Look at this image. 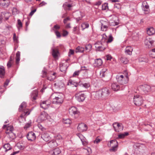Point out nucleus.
Wrapping results in <instances>:
<instances>
[{
	"mask_svg": "<svg viewBox=\"0 0 155 155\" xmlns=\"http://www.w3.org/2000/svg\"><path fill=\"white\" fill-rule=\"evenodd\" d=\"M67 84L68 85H74L75 87H77L79 86L78 83V84L77 82H74L71 79L69 80Z\"/></svg>",
	"mask_w": 155,
	"mask_h": 155,
	"instance_id": "obj_23",
	"label": "nucleus"
},
{
	"mask_svg": "<svg viewBox=\"0 0 155 155\" xmlns=\"http://www.w3.org/2000/svg\"><path fill=\"white\" fill-rule=\"evenodd\" d=\"M108 26L106 25H104L103 24H101V30L102 31H106Z\"/></svg>",
	"mask_w": 155,
	"mask_h": 155,
	"instance_id": "obj_50",
	"label": "nucleus"
},
{
	"mask_svg": "<svg viewBox=\"0 0 155 155\" xmlns=\"http://www.w3.org/2000/svg\"><path fill=\"white\" fill-rule=\"evenodd\" d=\"M72 6V5L66 2L63 4V7L65 10H69L70 8Z\"/></svg>",
	"mask_w": 155,
	"mask_h": 155,
	"instance_id": "obj_27",
	"label": "nucleus"
},
{
	"mask_svg": "<svg viewBox=\"0 0 155 155\" xmlns=\"http://www.w3.org/2000/svg\"><path fill=\"white\" fill-rule=\"evenodd\" d=\"M69 114L71 115L74 116L75 118H78L79 115L80 113L77 110V108L74 107H71L69 110Z\"/></svg>",
	"mask_w": 155,
	"mask_h": 155,
	"instance_id": "obj_5",
	"label": "nucleus"
},
{
	"mask_svg": "<svg viewBox=\"0 0 155 155\" xmlns=\"http://www.w3.org/2000/svg\"><path fill=\"white\" fill-rule=\"evenodd\" d=\"M108 9V4L105 3L102 5V10H105Z\"/></svg>",
	"mask_w": 155,
	"mask_h": 155,
	"instance_id": "obj_47",
	"label": "nucleus"
},
{
	"mask_svg": "<svg viewBox=\"0 0 155 155\" xmlns=\"http://www.w3.org/2000/svg\"><path fill=\"white\" fill-rule=\"evenodd\" d=\"M28 139L29 140L33 141L36 139V135L33 132H29L27 135Z\"/></svg>",
	"mask_w": 155,
	"mask_h": 155,
	"instance_id": "obj_12",
	"label": "nucleus"
},
{
	"mask_svg": "<svg viewBox=\"0 0 155 155\" xmlns=\"http://www.w3.org/2000/svg\"><path fill=\"white\" fill-rule=\"evenodd\" d=\"M108 37L105 34L102 35V38L101 40V42H106L107 40Z\"/></svg>",
	"mask_w": 155,
	"mask_h": 155,
	"instance_id": "obj_45",
	"label": "nucleus"
},
{
	"mask_svg": "<svg viewBox=\"0 0 155 155\" xmlns=\"http://www.w3.org/2000/svg\"><path fill=\"white\" fill-rule=\"evenodd\" d=\"M51 101L49 99L41 101L40 102L41 107L44 109H47L51 104Z\"/></svg>",
	"mask_w": 155,
	"mask_h": 155,
	"instance_id": "obj_7",
	"label": "nucleus"
},
{
	"mask_svg": "<svg viewBox=\"0 0 155 155\" xmlns=\"http://www.w3.org/2000/svg\"><path fill=\"white\" fill-rule=\"evenodd\" d=\"M114 7L118 9H119L120 8L121 6L120 4L119 3L115 4L114 5Z\"/></svg>",
	"mask_w": 155,
	"mask_h": 155,
	"instance_id": "obj_59",
	"label": "nucleus"
},
{
	"mask_svg": "<svg viewBox=\"0 0 155 155\" xmlns=\"http://www.w3.org/2000/svg\"><path fill=\"white\" fill-rule=\"evenodd\" d=\"M154 41L151 38H146L144 41V43L147 47L150 48L153 46Z\"/></svg>",
	"mask_w": 155,
	"mask_h": 155,
	"instance_id": "obj_10",
	"label": "nucleus"
},
{
	"mask_svg": "<svg viewBox=\"0 0 155 155\" xmlns=\"http://www.w3.org/2000/svg\"><path fill=\"white\" fill-rule=\"evenodd\" d=\"M97 46V49L96 50L97 51H102L104 50L106 48L104 46V45L101 42L100 45L99 46Z\"/></svg>",
	"mask_w": 155,
	"mask_h": 155,
	"instance_id": "obj_33",
	"label": "nucleus"
},
{
	"mask_svg": "<svg viewBox=\"0 0 155 155\" xmlns=\"http://www.w3.org/2000/svg\"><path fill=\"white\" fill-rule=\"evenodd\" d=\"M5 74V70L4 68L0 66V76L2 78L3 77Z\"/></svg>",
	"mask_w": 155,
	"mask_h": 155,
	"instance_id": "obj_34",
	"label": "nucleus"
},
{
	"mask_svg": "<svg viewBox=\"0 0 155 155\" xmlns=\"http://www.w3.org/2000/svg\"><path fill=\"white\" fill-rule=\"evenodd\" d=\"M63 122L64 124H67L68 126H69L71 123V121L69 119H63Z\"/></svg>",
	"mask_w": 155,
	"mask_h": 155,
	"instance_id": "obj_38",
	"label": "nucleus"
},
{
	"mask_svg": "<svg viewBox=\"0 0 155 155\" xmlns=\"http://www.w3.org/2000/svg\"><path fill=\"white\" fill-rule=\"evenodd\" d=\"M81 27L82 30H84V29L87 28L89 26V25L88 23H83L81 25Z\"/></svg>",
	"mask_w": 155,
	"mask_h": 155,
	"instance_id": "obj_44",
	"label": "nucleus"
},
{
	"mask_svg": "<svg viewBox=\"0 0 155 155\" xmlns=\"http://www.w3.org/2000/svg\"><path fill=\"white\" fill-rule=\"evenodd\" d=\"M91 48V45L90 44H88L85 45V49L87 52H88L90 51Z\"/></svg>",
	"mask_w": 155,
	"mask_h": 155,
	"instance_id": "obj_41",
	"label": "nucleus"
},
{
	"mask_svg": "<svg viewBox=\"0 0 155 155\" xmlns=\"http://www.w3.org/2000/svg\"><path fill=\"white\" fill-rule=\"evenodd\" d=\"M120 61L122 63L124 64H127L128 62V59L124 56H122L120 58Z\"/></svg>",
	"mask_w": 155,
	"mask_h": 155,
	"instance_id": "obj_32",
	"label": "nucleus"
},
{
	"mask_svg": "<svg viewBox=\"0 0 155 155\" xmlns=\"http://www.w3.org/2000/svg\"><path fill=\"white\" fill-rule=\"evenodd\" d=\"M102 140V139L98 138V137H97L95 140L94 141V143H98Z\"/></svg>",
	"mask_w": 155,
	"mask_h": 155,
	"instance_id": "obj_52",
	"label": "nucleus"
},
{
	"mask_svg": "<svg viewBox=\"0 0 155 155\" xmlns=\"http://www.w3.org/2000/svg\"><path fill=\"white\" fill-rule=\"evenodd\" d=\"M112 58L111 56L109 54H108L106 55V59L107 60H110Z\"/></svg>",
	"mask_w": 155,
	"mask_h": 155,
	"instance_id": "obj_63",
	"label": "nucleus"
},
{
	"mask_svg": "<svg viewBox=\"0 0 155 155\" xmlns=\"http://www.w3.org/2000/svg\"><path fill=\"white\" fill-rule=\"evenodd\" d=\"M42 77L44 78L47 77V72L45 70H44L42 71Z\"/></svg>",
	"mask_w": 155,
	"mask_h": 155,
	"instance_id": "obj_54",
	"label": "nucleus"
},
{
	"mask_svg": "<svg viewBox=\"0 0 155 155\" xmlns=\"http://www.w3.org/2000/svg\"><path fill=\"white\" fill-rule=\"evenodd\" d=\"M105 69H103L102 71H101L100 72L101 75L103 77H104L105 76Z\"/></svg>",
	"mask_w": 155,
	"mask_h": 155,
	"instance_id": "obj_60",
	"label": "nucleus"
},
{
	"mask_svg": "<svg viewBox=\"0 0 155 155\" xmlns=\"http://www.w3.org/2000/svg\"><path fill=\"white\" fill-rule=\"evenodd\" d=\"M110 144L111 147L118 146V143L116 140H113L110 141Z\"/></svg>",
	"mask_w": 155,
	"mask_h": 155,
	"instance_id": "obj_29",
	"label": "nucleus"
},
{
	"mask_svg": "<svg viewBox=\"0 0 155 155\" xmlns=\"http://www.w3.org/2000/svg\"><path fill=\"white\" fill-rule=\"evenodd\" d=\"M39 118L41 121H43L47 119L45 113L44 112H41Z\"/></svg>",
	"mask_w": 155,
	"mask_h": 155,
	"instance_id": "obj_24",
	"label": "nucleus"
},
{
	"mask_svg": "<svg viewBox=\"0 0 155 155\" xmlns=\"http://www.w3.org/2000/svg\"><path fill=\"white\" fill-rule=\"evenodd\" d=\"M91 149L90 148H88L84 149V151L85 152H87L88 153L87 155H88L91 153Z\"/></svg>",
	"mask_w": 155,
	"mask_h": 155,
	"instance_id": "obj_55",
	"label": "nucleus"
},
{
	"mask_svg": "<svg viewBox=\"0 0 155 155\" xmlns=\"http://www.w3.org/2000/svg\"><path fill=\"white\" fill-rule=\"evenodd\" d=\"M110 94V90L105 87L94 93V97L96 99L104 100L107 99Z\"/></svg>",
	"mask_w": 155,
	"mask_h": 155,
	"instance_id": "obj_1",
	"label": "nucleus"
},
{
	"mask_svg": "<svg viewBox=\"0 0 155 155\" xmlns=\"http://www.w3.org/2000/svg\"><path fill=\"white\" fill-rule=\"evenodd\" d=\"M9 3V0H0V5L4 8H7Z\"/></svg>",
	"mask_w": 155,
	"mask_h": 155,
	"instance_id": "obj_13",
	"label": "nucleus"
},
{
	"mask_svg": "<svg viewBox=\"0 0 155 155\" xmlns=\"http://www.w3.org/2000/svg\"><path fill=\"white\" fill-rule=\"evenodd\" d=\"M106 41L107 43H109L111 42L113 40V37L112 36L111 34H110L109 36V38Z\"/></svg>",
	"mask_w": 155,
	"mask_h": 155,
	"instance_id": "obj_48",
	"label": "nucleus"
},
{
	"mask_svg": "<svg viewBox=\"0 0 155 155\" xmlns=\"http://www.w3.org/2000/svg\"><path fill=\"white\" fill-rule=\"evenodd\" d=\"M129 134L127 132H125L124 133L120 134L118 135V138L119 139H123L125 137V136H127Z\"/></svg>",
	"mask_w": 155,
	"mask_h": 155,
	"instance_id": "obj_40",
	"label": "nucleus"
},
{
	"mask_svg": "<svg viewBox=\"0 0 155 155\" xmlns=\"http://www.w3.org/2000/svg\"><path fill=\"white\" fill-rule=\"evenodd\" d=\"M117 147L118 146L111 147L109 150L110 152H115L117 150Z\"/></svg>",
	"mask_w": 155,
	"mask_h": 155,
	"instance_id": "obj_49",
	"label": "nucleus"
},
{
	"mask_svg": "<svg viewBox=\"0 0 155 155\" xmlns=\"http://www.w3.org/2000/svg\"><path fill=\"white\" fill-rule=\"evenodd\" d=\"M55 87L57 89H60L64 87V83L61 80H58L54 84Z\"/></svg>",
	"mask_w": 155,
	"mask_h": 155,
	"instance_id": "obj_9",
	"label": "nucleus"
},
{
	"mask_svg": "<svg viewBox=\"0 0 155 155\" xmlns=\"http://www.w3.org/2000/svg\"><path fill=\"white\" fill-rule=\"evenodd\" d=\"M113 125L114 128L115 127H117L118 128H119V127H121V130H122L123 129V127L121 124H120L119 123H116L114 124Z\"/></svg>",
	"mask_w": 155,
	"mask_h": 155,
	"instance_id": "obj_46",
	"label": "nucleus"
},
{
	"mask_svg": "<svg viewBox=\"0 0 155 155\" xmlns=\"http://www.w3.org/2000/svg\"><path fill=\"white\" fill-rule=\"evenodd\" d=\"M38 95V92L37 90H35L32 91L31 94V98L33 101L35 100Z\"/></svg>",
	"mask_w": 155,
	"mask_h": 155,
	"instance_id": "obj_19",
	"label": "nucleus"
},
{
	"mask_svg": "<svg viewBox=\"0 0 155 155\" xmlns=\"http://www.w3.org/2000/svg\"><path fill=\"white\" fill-rule=\"evenodd\" d=\"M74 53V51L72 49H70L68 53V56L70 57L71 55L73 54Z\"/></svg>",
	"mask_w": 155,
	"mask_h": 155,
	"instance_id": "obj_61",
	"label": "nucleus"
},
{
	"mask_svg": "<svg viewBox=\"0 0 155 155\" xmlns=\"http://www.w3.org/2000/svg\"><path fill=\"white\" fill-rule=\"evenodd\" d=\"M52 55L53 57L56 58L58 57V50L57 49L52 48Z\"/></svg>",
	"mask_w": 155,
	"mask_h": 155,
	"instance_id": "obj_22",
	"label": "nucleus"
},
{
	"mask_svg": "<svg viewBox=\"0 0 155 155\" xmlns=\"http://www.w3.org/2000/svg\"><path fill=\"white\" fill-rule=\"evenodd\" d=\"M41 137L46 142L49 141L51 139V137L47 133H44L43 134Z\"/></svg>",
	"mask_w": 155,
	"mask_h": 155,
	"instance_id": "obj_16",
	"label": "nucleus"
},
{
	"mask_svg": "<svg viewBox=\"0 0 155 155\" xmlns=\"http://www.w3.org/2000/svg\"><path fill=\"white\" fill-rule=\"evenodd\" d=\"M49 146L51 148H54L58 146V144L55 140H52L49 141L48 143Z\"/></svg>",
	"mask_w": 155,
	"mask_h": 155,
	"instance_id": "obj_17",
	"label": "nucleus"
},
{
	"mask_svg": "<svg viewBox=\"0 0 155 155\" xmlns=\"http://www.w3.org/2000/svg\"><path fill=\"white\" fill-rule=\"evenodd\" d=\"M111 87L114 91H117L120 89V87L117 83H114L111 84Z\"/></svg>",
	"mask_w": 155,
	"mask_h": 155,
	"instance_id": "obj_20",
	"label": "nucleus"
},
{
	"mask_svg": "<svg viewBox=\"0 0 155 155\" xmlns=\"http://www.w3.org/2000/svg\"><path fill=\"white\" fill-rule=\"evenodd\" d=\"M3 147L5 149V152L10 150L12 149V147L8 143H7L4 144Z\"/></svg>",
	"mask_w": 155,
	"mask_h": 155,
	"instance_id": "obj_30",
	"label": "nucleus"
},
{
	"mask_svg": "<svg viewBox=\"0 0 155 155\" xmlns=\"http://www.w3.org/2000/svg\"><path fill=\"white\" fill-rule=\"evenodd\" d=\"M17 23H18V28L19 31L20 28H22V24L21 21V20L19 19H18L17 20Z\"/></svg>",
	"mask_w": 155,
	"mask_h": 155,
	"instance_id": "obj_42",
	"label": "nucleus"
},
{
	"mask_svg": "<svg viewBox=\"0 0 155 155\" xmlns=\"http://www.w3.org/2000/svg\"><path fill=\"white\" fill-rule=\"evenodd\" d=\"M13 63V58L12 56H10V59L7 64V66L8 68L11 67L12 64Z\"/></svg>",
	"mask_w": 155,
	"mask_h": 155,
	"instance_id": "obj_37",
	"label": "nucleus"
},
{
	"mask_svg": "<svg viewBox=\"0 0 155 155\" xmlns=\"http://www.w3.org/2000/svg\"><path fill=\"white\" fill-rule=\"evenodd\" d=\"M70 20V18L69 17H68L66 18H65L63 22L64 24H65L68 21Z\"/></svg>",
	"mask_w": 155,
	"mask_h": 155,
	"instance_id": "obj_64",
	"label": "nucleus"
},
{
	"mask_svg": "<svg viewBox=\"0 0 155 155\" xmlns=\"http://www.w3.org/2000/svg\"><path fill=\"white\" fill-rule=\"evenodd\" d=\"M132 50L133 49L131 47L128 46L126 47L125 52L126 54L129 55H131Z\"/></svg>",
	"mask_w": 155,
	"mask_h": 155,
	"instance_id": "obj_28",
	"label": "nucleus"
},
{
	"mask_svg": "<svg viewBox=\"0 0 155 155\" xmlns=\"http://www.w3.org/2000/svg\"><path fill=\"white\" fill-rule=\"evenodd\" d=\"M150 55L153 58H155V48L153 49L150 51Z\"/></svg>",
	"mask_w": 155,
	"mask_h": 155,
	"instance_id": "obj_43",
	"label": "nucleus"
},
{
	"mask_svg": "<svg viewBox=\"0 0 155 155\" xmlns=\"http://www.w3.org/2000/svg\"><path fill=\"white\" fill-rule=\"evenodd\" d=\"M56 73L55 72L51 73L48 75L47 79L50 81H53L55 78L56 77Z\"/></svg>",
	"mask_w": 155,
	"mask_h": 155,
	"instance_id": "obj_15",
	"label": "nucleus"
},
{
	"mask_svg": "<svg viewBox=\"0 0 155 155\" xmlns=\"http://www.w3.org/2000/svg\"><path fill=\"white\" fill-rule=\"evenodd\" d=\"M31 122L28 123H27L25 125V126L24 127V128L25 129H27L29 127H30V126H31Z\"/></svg>",
	"mask_w": 155,
	"mask_h": 155,
	"instance_id": "obj_56",
	"label": "nucleus"
},
{
	"mask_svg": "<svg viewBox=\"0 0 155 155\" xmlns=\"http://www.w3.org/2000/svg\"><path fill=\"white\" fill-rule=\"evenodd\" d=\"M142 94H146L150 91L151 87L148 85L144 84L140 86L138 88Z\"/></svg>",
	"mask_w": 155,
	"mask_h": 155,
	"instance_id": "obj_3",
	"label": "nucleus"
},
{
	"mask_svg": "<svg viewBox=\"0 0 155 155\" xmlns=\"http://www.w3.org/2000/svg\"><path fill=\"white\" fill-rule=\"evenodd\" d=\"M63 102L62 98L60 97H55L53 98L52 103L54 104H61Z\"/></svg>",
	"mask_w": 155,
	"mask_h": 155,
	"instance_id": "obj_11",
	"label": "nucleus"
},
{
	"mask_svg": "<svg viewBox=\"0 0 155 155\" xmlns=\"http://www.w3.org/2000/svg\"><path fill=\"white\" fill-rule=\"evenodd\" d=\"M78 85L80 86L84 87L85 88L88 87L90 86V84L88 83H84L82 84L81 81H79L78 83Z\"/></svg>",
	"mask_w": 155,
	"mask_h": 155,
	"instance_id": "obj_35",
	"label": "nucleus"
},
{
	"mask_svg": "<svg viewBox=\"0 0 155 155\" xmlns=\"http://www.w3.org/2000/svg\"><path fill=\"white\" fill-rule=\"evenodd\" d=\"M133 100L135 104L138 106L141 105L143 102L142 97L138 95L134 96Z\"/></svg>",
	"mask_w": 155,
	"mask_h": 155,
	"instance_id": "obj_4",
	"label": "nucleus"
},
{
	"mask_svg": "<svg viewBox=\"0 0 155 155\" xmlns=\"http://www.w3.org/2000/svg\"><path fill=\"white\" fill-rule=\"evenodd\" d=\"M147 33L149 35H151L155 33V30L152 27L148 28L147 30Z\"/></svg>",
	"mask_w": 155,
	"mask_h": 155,
	"instance_id": "obj_18",
	"label": "nucleus"
},
{
	"mask_svg": "<svg viewBox=\"0 0 155 155\" xmlns=\"http://www.w3.org/2000/svg\"><path fill=\"white\" fill-rule=\"evenodd\" d=\"M116 79L119 83L121 84H126L128 81L127 75L125 76L124 77L123 75H117L116 76Z\"/></svg>",
	"mask_w": 155,
	"mask_h": 155,
	"instance_id": "obj_2",
	"label": "nucleus"
},
{
	"mask_svg": "<svg viewBox=\"0 0 155 155\" xmlns=\"http://www.w3.org/2000/svg\"><path fill=\"white\" fill-rule=\"evenodd\" d=\"M68 31L65 30H63L62 36H66L67 35H68Z\"/></svg>",
	"mask_w": 155,
	"mask_h": 155,
	"instance_id": "obj_58",
	"label": "nucleus"
},
{
	"mask_svg": "<svg viewBox=\"0 0 155 155\" xmlns=\"http://www.w3.org/2000/svg\"><path fill=\"white\" fill-rule=\"evenodd\" d=\"M84 91H81V92L77 93L75 94V96L76 100L79 102H82L84 100L85 98V95L84 94L81 93V92Z\"/></svg>",
	"mask_w": 155,
	"mask_h": 155,
	"instance_id": "obj_6",
	"label": "nucleus"
},
{
	"mask_svg": "<svg viewBox=\"0 0 155 155\" xmlns=\"http://www.w3.org/2000/svg\"><path fill=\"white\" fill-rule=\"evenodd\" d=\"M20 52L18 51L16 54V63L18 64L20 61Z\"/></svg>",
	"mask_w": 155,
	"mask_h": 155,
	"instance_id": "obj_36",
	"label": "nucleus"
},
{
	"mask_svg": "<svg viewBox=\"0 0 155 155\" xmlns=\"http://www.w3.org/2000/svg\"><path fill=\"white\" fill-rule=\"evenodd\" d=\"M84 51V48H83L80 46L78 47L75 49V52L82 53Z\"/></svg>",
	"mask_w": 155,
	"mask_h": 155,
	"instance_id": "obj_39",
	"label": "nucleus"
},
{
	"mask_svg": "<svg viewBox=\"0 0 155 155\" xmlns=\"http://www.w3.org/2000/svg\"><path fill=\"white\" fill-rule=\"evenodd\" d=\"M13 130V126L12 125H10L7 127V130L5 133L9 135L10 137L11 136L12 137V135L13 134L12 133Z\"/></svg>",
	"mask_w": 155,
	"mask_h": 155,
	"instance_id": "obj_14",
	"label": "nucleus"
},
{
	"mask_svg": "<svg viewBox=\"0 0 155 155\" xmlns=\"http://www.w3.org/2000/svg\"><path fill=\"white\" fill-rule=\"evenodd\" d=\"M55 34L58 38H60L61 37V35L60 33L58 31H54Z\"/></svg>",
	"mask_w": 155,
	"mask_h": 155,
	"instance_id": "obj_62",
	"label": "nucleus"
},
{
	"mask_svg": "<svg viewBox=\"0 0 155 155\" xmlns=\"http://www.w3.org/2000/svg\"><path fill=\"white\" fill-rule=\"evenodd\" d=\"M60 28V27L59 25H56L54 26V27L52 29L54 31H57L56 30L59 29Z\"/></svg>",
	"mask_w": 155,
	"mask_h": 155,
	"instance_id": "obj_51",
	"label": "nucleus"
},
{
	"mask_svg": "<svg viewBox=\"0 0 155 155\" xmlns=\"http://www.w3.org/2000/svg\"><path fill=\"white\" fill-rule=\"evenodd\" d=\"M67 67L63 65L62 63L60 64V68L61 71L62 72H65L67 70Z\"/></svg>",
	"mask_w": 155,
	"mask_h": 155,
	"instance_id": "obj_31",
	"label": "nucleus"
},
{
	"mask_svg": "<svg viewBox=\"0 0 155 155\" xmlns=\"http://www.w3.org/2000/svg\"><path fill=\"white\" fill-rule=\"evenodd\" d=\"M102 64V61L101 59H97L95 60L94 64L97 66H101Z\"/></svg>",
	"mask_w": 155,
	"mask_h": 155,
	"instance_id": "obj_26",
	"label": "nucleus"
},
{
	"mask_svg": "<svg viewBox=\"0 0 155 155\" xmlns=\"http://www.w3.org/2000/svg\"><path fill=\"white\" fill-rule=\"evenodd\" d=\"M27 105L25 102H23L20 106L18 110L19 112L23 111L26 108Z\"/></svg>",
	"mask_w": 155,
	"mask_h": 155,
	"instance_id": "obj_21",
	"label": "nucleus"
},
{
	"mask_svg": "<svg viewBox=\"0 0 155 155\" xmlns=\"http://www.w3.org/2000/svg\"><path fill=\"white\" fill-rule=\"evenodd\" d=\"M23 111L25 114V115H28L30 114L29 110L28 109H25Z\"/></svg>",
	"mask_w": 155,
	"mask_h": 155,
	"instance_id": "obj_53",
	"label": "nucleus"
},
{
	"mask_svg": "<svg viewBox=\"0 0 155 155\" xmlns=\"http://www.w3.org/2000/svg\"><path fill=\"white\" fill-rule=\"evenodd\" d=\"M87 129V127L86 124L81 123L78 124L77 127L78 130L80 132L86 131Z\"/></svg>",
	"mask_w": 155,
	"mask_h": 155,
	"instance_id": "obj_8",
	"label": "nucleus"
},
{
	"mask_svg": "<svg viewBox=\"0 0 155 155\" xmlns=\"http://www.w3.org/2000/svg\"><path fill=\"white\" fill-rule=\"evenodd\" d=\"M61 152V150L58 148H57L54 149L52 151L51 153L52 154L54 155H58Z\"/></svg>",
	"mask_w": 155,
	"mask_h": 155,
	"instance_id": "obj_25",
	"label": "nucleus"
},
{
	"mask_svg": "<svg viewBox=\"0 0 155 155\" xmlns=\"http://www.w3.org/2000/svg\"><path fill=\"white\" fill-rule=\"evenodd\" d=\"M146 2L145 1L143 2L142 4V5H143L144 9L146 8L147 9H148L149 8V6L148 5H145L144 6V5H145Z\"/></svg>",
	"mask_w": 155,
	"mask_h": 155,
	"instance_id": "obj_57",
	"label": "nucleus"
}]
</instances>
